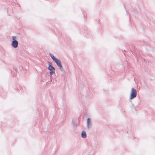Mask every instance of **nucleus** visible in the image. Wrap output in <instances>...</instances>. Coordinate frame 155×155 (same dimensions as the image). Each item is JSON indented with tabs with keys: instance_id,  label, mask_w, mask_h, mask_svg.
Listing matches in <instances>:
<instances>
[{
	"instance_id": "nucleus-2",
	"label": "nucleus",
	"mask_w": 155,
	"mask_h": 155,
	"mask_svg": "<svg viewBox=\"0 0 155 155\" xmlns=\"http://www.w3.org/2000/svg\"><path fill=\"white\" fill-rule=\"evenodd\" d=\"M137 94V93L136 90L134 88L132 87L130 92L129 100L133 99L136 97Z\"/></svg>"
},
{
	"instance_id": "nucleus-3",
	"label": "nucleus",
	"mask_w": 155,
	"mask_h": 155,
	"mask_svg": "<svg viewBox=\"0 0 155 155\" xmlns=\"http://www.w3.org/2000/svg\"><path fill=\"white\" fill-rule=\"evenodd\" d=\"M48 69L50 71V75H51L55 72V69L52 66L51 62L48 61Z\"/></svg>"
},
{
	"instance_id": "nucleus-1",
	"label": "nucleus",
	"mask_w": 155,
	"mask_h": 155,
	"mask_svg": "<svg viewBox=\"0 0 155 155\" xmlns=\"http://www.w3.org/2000/svg\"><path fill=\"white\" fill-rule=\"evenodd\" d=\"M12 39L11 41V45L14 48H16L18 47V42L16 40V38L15 36H12Z\"/></svg>"
},
{
	"instance_id": "nucleus-11",
	"label": "nucleus",
	"mask_w": 155,
	"mask_h": 155,
	"mask_svg": "<svg viewBox=\"0 0 155 155\" xmlns=\"http://www.w3.org/2000/svg\"><path fill=\"white\" fill-rule=\"evenodd\" d=\"M124 8L125 9L126 11V7H125L124 4ZM126 11L127 12V11Z\"/></svg>"
},
{
	"instance_id": "nucleus-5",
	"label": "nucleus",
	"mask_w": 155,
	"mask_h": 155,
	"mask_svg": "<svg viewBox=\"0 0 155 155\" xmlns=\"http://www.w3.org/2000/svg\"><path fill=\"white\" fill-rule=\"evenodd\" d=\"M76 118L75 117H73L72 118V121L71 124L73 125V126L74 128H76L77 126V125L75 123Z\"/></svg>"
},
{
	"instance_id": "nucleus-9",
	"label": "nucleus",
	"mask_w": 155,
	"mask_h": 155,
	"mask_svg": "<svg viewBox=\"0 0 155 155\" xmlns=\"http://www.w3.org/2000/svg\"><path fill=\"white\" fill-rule=\"evenodd\" d=\"M58 67L59 68V69H60V70L61 71L63 72H65V71L64 70V69L62 67V64H61L60 66H58Z\"/></svg>"
},
{
	"instance_id": "nucleus-6",
	"label": "nucleus",
	"mask_w": 155,
	"mask_h": 155,
	"mask_svg": "<svg viewBox=\"0 0 155 155\" xmlns=\"http://www.w3.org/2000/svg\"><path fill=\"white\" fill-rule=\"evenodd\" d=\"M57 64L58 67L60 66L61 64V61L58 58L54 61Z\"/></svg>"
},
{
	"instance_id": "nucleus-10",
	"label": "nucleus",
	"mask_w": 155,
	"mask_h": 155,
	"mask_svg": "<svg viewBox=\"0 0 155 155\" xmlns=\"http://www.w3.org/2000/svg\"><path fill=\"white\" fill-rule=\"evenodd\" d=\"M13 69L15 70V73H17L18 72L17 69L15 67H13Z\"/></svg>"
},
{
	"instance_id": "nucleus-8",
	"label": "nucleus",
	"mask_w": 155,
	"mask_h": 155,
	"mask_svg": "<svg viewBox=\"0 0 155 155\" xmlns=\"http://www.w3.org/2000/svg\"><path fill=\"white\" fill-rule=\"evenodd\" d=\"M49 55L51 57V58L54 61L57 59H58L57 58H56L55 57H54L52 54L51 53H49Z\"/></svg>"
},
{
	"instance_id": "nucleus-7",
	"label": "nucleus",
	"mask_w": 155,
	"mask_h": 155,
	"mask_svg": "<svg viewBox=\"0 0 155 155\" xmlns=\"http://www.w3.org/2000/svg\"><path fill=\"white\" fill-rule=\"evenodd\" d=\"M81 137L82 138H86L87 137V134L86 132L84 130H83L81 133Z\"/></svg>"
},
{
	"instance_id": "nucleus-12",
	"label": "nucleus",
	"mask_w": 155,
	"mask_h": 155,
	"mask_svg": "<svg viewBox=\"0 0 155 155\" xmlns=\"http://www.w3.org/2000/svg\"><path fill=\"white\" fill-rule=\"evenodd\" d=\"M5 10L7 11V12H8V9L7 8H5Z\"/></svg>"
},
{
	"instance_id": "nucleus-4",
	"label": "nucleus",
	"mask_w": 155,
	"mask_h": 155,
	"mask_svg": "<svg viewBox=\"0 0 155 155\" xmlns=\"http://www.w3.org/2000/svg\"><path fill=\"white\" fill-rule=\"evenodd\" d=\"M87 127L88 129H90L92 127V124L91 122V119L90 118H88L87 119Z\"/></svg>"
}]
</instances>
